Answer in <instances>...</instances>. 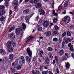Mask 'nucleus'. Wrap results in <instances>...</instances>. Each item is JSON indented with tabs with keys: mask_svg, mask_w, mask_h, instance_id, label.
Wrapping results in <instances>:
<instances>
[{
	"mask_svg": "<svg viewBox=\"0 0 74 74\" xmlns=\"http://www.w3.org/2000/svg\"><path fill=\"white\" fill-rule=\"evenodd\" d=\"M5 13V10H2L0 11V16H3L4 14Z\"/></svg>",
	"mask_w": 74,
	"mask_h": 74,
	"instance_id": "f8f14e48",
	"label": "nucleus"
},
{
	"mask_svg": "<svg viewBox=\"0 0 74 74\" xmlns=\"http://www.w3.org/2000/svg\"><path fill=\"white\" fill-rule=\"evenodd\" d=\"M71 42V39L70 38L67 39V40H65L66 44H68L69 42Z\"/></svg>",
	"mask_w": 74,
	"mask_h": 74,
	"instance_id": "4be33fe9",
	"label": "nucleus"
},
{
	"mask_svg": "<svg viewBox=\"0 0 74 74\" xmlns=\"http://www.w3.org/2000/svg\"><path fill=\"white\" fill-rule=\"evenodd\" d=\"M8 59L6 57H5L2 58V63L4 64H5L7 62Z\"/></svg>",
	"mask_w": 74,
	"mask_h": 74,
	"instance_id": "39448f33",
	"label": "nucleus"
},
{
	"mask_svg": "<svg viewBox=\"0 0 74 74\" xmlns=\"http://www.w3.org/2000/svg\"><path fill=\"white\" fill-rule=\"evenodd\" d=\"M48 73V71H43L42 72V74H47Z\"/></svg>",
	"mask_w": 74,
	"mask_h": 74,
	"instance_id": "72a5a7b5",
	"label": "nucleus"
},
{
	"mask_svg": "<svg viewBox=\"0 0 74 74\" xmlns=\"http://www.w3.org/2000/svg\"><path fill=\"white\" fill-rule=\"evenodd\" d=\"M61 59L62 61H64V60H66L67 59V57L66 56H63L62 57Z\"/></svg>",
	"mask_w": 74,
	"mask_h": 74,
	"instance_id": "412c9836",
	"label": "nucleus"
},
{
	"mask_svg": "<svg viewBox=\"0 0 74 74\" xmlns=\"http://www.w3.org/2000/svg\"><path fill=\"white\" fill-rule=\"evenodd\" d=\"M47 50L48 51L51 52L53 51V49L51 47H49L48 48Z\"/></svg>",
	"mask_w": 74,
	"mask_h": 74,
	"instance_id": "c85d7f7f",
	"label": "nucleus"
},
{
	"mask_svg": "<svg viewBox=\"0 0 74 74\" xmlns=\"http://www.w3.org/2000/svg\"><path fill=\"white\" fill-rule=\"evenodd\" d=\"M30 3L31 4H34V0H31L30 1Z\"/></svg>",
	"mask_w": 74,
	"mask_h": 74,
	"instance_id": "13d9d810",
	"label": "nucleus"
},
{
	"mask_svg": "<svg viewBox=\"0 0 74 74\" xmlns=\"http://www.w3.org/2000/svg\"><path fill=\"white\" fill-rule=\"evenodd\" d=\"M5 8V7L4 6H1L0 7V10L1 11L3 10L4 11V9Z\"/></svg>",
	"mask_w": 74,
	"mask_h": 74,
	"instance_id": "a878e982",
	"label": "nucleus"
},
{
	"mask_svg": "<svg viewBox=\"0 0 74 74\" xmlns=\"http://www.w3.org/2000/svg\"><path fill=\"white\" fill-rule=\"evenodd\" d=\"M53 34H54V35H56L58 33V32L56 31H53Z\"/></svg>",
	"mask_w": 74,
	"mask_h": 74,
	"instance_id": "3c124183",
	"label": "nucleus"
},
{
	"mask_svg": "<svg viewBox=\"0 0 74 74\" xmlns=\"http://www.w3.org/2000/svg\"><path fill=\"white\" fill-rule=\"evenodd\" d=\"M35 19L36 21H38V19H39V16H38L36 18H35Z\"/></svg>",
	"mask_w": 74,
	"mask_h": 74,
	"instance_id": "0e129e2a",
	"label": "nucleus"
},
{
	"mask_svg": "<svg viewBox=\"0 0 74 74\" xmlns=\"http://www.w3.org/2000/svg\"><path fill=\"white\" fill-rule=\"evenodd\" d=\"M49 63V60H46L45 63L46 64H48Z\"/></svg>",
	"mask_w": 74,
	"mask_h": 74,
	"instance_id": "5fc2aeb1",
	"label": "nucleus"
},
{
	"mask_svg": "<svg viewBox=\"0 0 74 74\" xmlns=\"http://www.w3.org/2000/svg\"><path fill=\"white\" fill-rule=\"evenodd\" d=\"M35 7L37 8H39L41 7V4L40 3H36L35 5Z\"/></svg>",
	"mask_w": 74,
	"mask_h": 74,
	"instance_id": "4468645a",
	"label": "nucleus"
},
{
	"mask_svg": "<svg viewBox=\"0 0 74 74\" xmlns=\"http://www.w3.org/2000/svg\"><path fill=\"white\" fill-rule=\"evenodd\" d=\"M58 54L60 56L63 55L64 54V50L63 49L61 50L58 52Z\"/></svg>",
	"mask_w": 74,
	"mask_h": 74,
	"instance_id": "ddd939ff",
	"label": "nucleus"
},
{
	"mask_svg": "<svg viewBox=\"0 0 74 74\" xmlns=\"http://www.w3.org/2000/svg\"><path fill=\"white\" fill-rule=\"evenodd\" d=\"M8 36L9 37H10V38H11V39H12V40L14 39L15 37L13 33H12L9 34L8 35Z\"/></svg>",
	"mask_w": 74,
	"mask_h": 74,
	"instance_id": "0eeeda50",
	"label": "nucleus"
},
{
	"mask_svg": "<svg viewBox=\"0 0 74 74\" xmlns=\"http://www.w3.org/2000/svg\"><path fill=\"white\" fill-rule=\"evenodd\" d=\"M39 0H34V3H37L38 2Z\"/></svg>",
	"mask_w": 74,
	"mask_h": 74,
	"instance_id": "864d4df0",
	"label": "nucleus"
},
{
	"mask_svg": "<svg viewBox=\"0 0 74 74\" xmlns=\"http://www.w3.org/2000/svg\"><path fill=\"white\" fill-rule=\"evenodd\" d=\"M67 35L68 36H69V37H70V36H71V33L69 31H68L67 32Z\"/></svg>",
	"mask_w": 74,
	"mask_h": 74,
	"instance_id": "79ce46f5",
	"label": "nucleus"
},
{
	"mask_svg": "<svg viewBox=\"0 0 74 74\" xmlns=\"http://www.w3.org/2000/svg\"><path fill=\"white\" fill-rule=\"evenodd\" d=\"M12 11H11V10H10L9 11V16H11V14H12Z\"/></svg>",
	"mask_w": 74,
	"mask_h": 74,
	"instance_id": "6e6d98bb",
	"label": "nucleus"
},
{
	"mask_svg": "<svg viewBox=\"0 0 74 74\" xmlns=\"http://www.w3.org/2000/svg\"><path fill=\"white\" fill-rule=\"evenodd\" d=\"M70 49L71 51L73 52L74 51V48L73 47V45H72L70 47Z\"/></svg>",
	"mask_w": 74,
	"mask_h": 74,
	"instance_id": "7c9ffc66",
	"label": "nucleus"
},
{
	"mask_svg": "<svg viewBox=\"0 0 74 74\" xmlns=\"http://www.w3.org/2000/svg\"><path fill=\"white\" fill-rule=\"evenodd\" d=\"M66 35H67L66 33V32H64L62 34V37H65Z\"/></svg>",
	"mask_w": 74,
	"mask_h": 74,
	"instance_id": "c9c22d12",
	"label": "nucleus"
},
{
	"mask_svg": "<svg viewBox=\"0 0 74 74\" xmlns=\"http://www.w3.org/2000/svg\"><path fill=\"white\" fill-rule=\"evenodd\" d=\"M11 42L10 41H8L7 43V47L8 48H10L11 47Z\"/></svg>",
	"mask_w": 74,
	"mask_h": 74,
	"instance_id": "aec40b11",
	"label": "nucleus"
},
{
	"mask_svg": "<svg viewBox=\"0 0 74 74\" xmlns=\"http://www.w3.org/2000/svg\"><path fill=\"white\" fill-rule=\"evenodd\" d=\"M4 4L5 5V6L6 7H8L9 6V4L8 2H5Z\"/></svg>",
	"mask_w": 74,
	"mask_h": 74,
	"instance_id": "c03bdc74",
	"label": "nucleus"
},
{
	"mask_svg": "<svg viewBox=\"0 0 74 74\" xmlns=\"http://www.w3.org/2000/svg\"><path fill=\"white\" fill-rule=\"evenodd\" d=\"M22 26L20 27L19 28H17L15 29V32L16 35H18L21 32L23 29L24 30H25L26 27V25L24 23H23L22 24Z\"/></svg>",
	"mask_w": 74,
	"mask_h": 74,
	"instance_id": "f257e3e1",
	"label": "nucleus"
},
{
	"mask_svg": "<svg viewBox=\"0 0 74 74\" xmlns=\"http://www.w3.org/2000/svg\"><path fill=\"white\" fill-rule=\"evenodd\" d=\"M49 74H53V73H52L51 71H50L49 72Z\"/></svg>",
	"mask_w": 74,
	"mask_h": 74,
	"instance_id": "338daca9",
	"label": "nucleus"
},
{
	"mask_svg": "<svg viewBox=\"0 0 74 74\" xmlns=\"http://www.w3.org/2000/svg\"><path fill=\"white\" fill-rule=\"evenodd\" d=\"M26 20V22L27 23H29V16H26L25 18Z\"/></svg>",
	"mask_w": 74,
	"mask_h": 74,
	"instance_id": "5701e85b",
	"label": "nucleus"
},
{
	"mask_svg": "<svg viewBox=\"0 0 74 74\" xmlns=\"http://www.w3.org/2000/svg\"><path fill=\"white\" fill-rule=\"evenodd\" d=\"M52 11L53 15L54 16H57V15H58V14L55 12V10H53Z\"/></svg>",
	"mask_w": 74,
	"mask_h": 74,
	"instance_id": "b1692460",
	"label": "nucleus"
},
{
	"mask_svg": "<svg viewBox=\"0 0 74 74\" xmlns=\"http://www.w3.org/2000/svg\"><path fill=\"white\" fill-rule=\"evenodd\" d=\"M58 18H54L53 20V23H56L58 21Z\"/></svg>",
	"mask_w": 74,
	"mask_h": 74,
	"instance_id": "473e14b6",
	"label": "nucleus"
},
{
	"mask_svg": "<svg viewBox=\"0 0 74 74\" xmlns=\"http://www.w3.org/2000/svg\"><path fill=\"white\" fill-rule=\"evenodd\" d=\"M21 66H18L17 67V70H21Z\"/></svg>",
	"mask_w": 74,
	"mask_h": 74,
	"instance_id": "09e8293b",
	"label": "nucleus"
},
{
	"mask_svg": "<svg viewBox=\"0 0 74 74\" xmlns=\"http://www.w3.org/2000/svg\"><path fill=\"white\" fill-rule=\"evenodd\" d=\"M13 51V48H10L9 49L8 51L9 52H12Z\"/></svg>",
	"mask_w": 74,
	"mask_h": 74,
	"instance_id": "37998d69",
	"label": "nucleus"
},
{
	"mask_svg": "<svg viewBox=\"0 0 74 74\" xmlns=\"http://www.w3.org/2000/svg\"><path fill=\"white\" fill-rule=\"evenodd\" d=\"M19 63L20 64H21L22 63H25V58L23 56H21L19 58Z\"/></svg>",
	"mask_w": 74,
	"mask_h": 74,
	"instance_id": "20e7f679",
	"label": "nucleus"
},
{
	"mask_svg": "<svg viewBox=\"0 0 74 74\" xmlns=\"http://www.w3.org/2000/svg\"><path fill=\"white\" fill-rule=\"evenodd\" d=\"M58 38H54L53 40V42H58Z\"/></svg>",
	"mask_w": 74,
	"mask_h": 74,
	"instance_id": "f704fd0d",
	"label": "nucleus"
},
{
	"mask_svg": "<svg viewBox=\"0 0 74 74\" xmlns=\"http://www.w3.org/2000/svg\"><path fill=\"white\" fill-rule=\"evenodd\" d=\"M23 13L25 14H28L29 12H30V10L28 9L25 10L23 12Z\"/></svg>",
	"mask_w": 74,
	"mask_h": 74,
	"instance_id": "dca6fc26",
	"label": "nucleus"
},
{
	"mask_svg": "<svg viewBox=\"0 0 74 74\" xmlns=\"http://www.w3.org/2000/svg\"><path fill=\"white\" fill-rule=\"evenodd\" d=\"M12 45L13 47H15L16 46V44H15V42H14V41H12Z\"/></svg>",
	"mask_w": 74,
	"mask_h": 74,
	"instance_id": "e433bc0d",
	"label": "nucleus"
},
{
	"mask_svg": "<svg viewBox=\"0 0 74 74\" xmlns=\"http://www.w3.org/2000/svg\"><path fill=\"white\" fill-rule=\"evenodd\" d=\"M0 20L1 23H3L5 21V18L4 16H2L0 18Z\"/></svg>",
	"mask_w": 74,
	"mask_h": 74,
	"instance_id": "2eb2a0df",
	"label": "nucleus"
},
{
	"mask_svg": "<svg viewBox=\"0 0 74 74\" xmlns=\"http://www.w3.org/2000/svg\"><path fill=\"white\" fill-rule=\"evenodd\" d=\"M70 65L69 63H67L66 65V69H69L70 67Z\"/></svg>",
	"mask_w": 74,
	"mask_h": 74,
	"instance_id": "c756f323",
	"label": "nucleus"
},
{
	"mask_svg": "<svg viewBox=\"0 0 74 74\" xmlns=\"http://www.w3.org/2000/svg\"><path fill=\"white\" fill-rule=\"evenodd\" d=\"M18 1L15 0L13 1L12 3V5L13 6H14V9H18Z\"/></svg>",
	"mask_w": 74,
	"mask_h": 74,
	"instance_id": "7ed1b4c3",
	"label": "nucleus"
},
{
	"mask_svg": "<svg viewBox=\"0 0 74 74\" xmlns=\"http://www.w3.org/2000/svg\"><path fill=\"white\" fill-rule=\"evenodd\" d=\"M55 58L56 59V62L57 63H58L59 62V60H58V57L56 56H55Z\"/></svg>",
	"mask_w": 74,
	"mask_h": 74,
	"instance_id": "58836bf2",
	"label": "nucleus"
},
{
	"mask_svg": "<svg viewBox=\"0 0 74 74\" xmlns=\"http://www.w3.org/2000/svg\"><path fill=\"white\" fill-rule=\"evenodd\" d=\"M64 3V2H62L60 6L58 8V9L59 10H61L62 9L63 7H62V4H63Z\"/></svg>",
	"mask_w": 74,
	"mask_h": 74,
	"instance_id": "393cba45",
	"label": "nucleus"
},
{
	"mask_svg": "<svg viewBox=\"0 0 74 74\" xmlns=\"http://www.w3.org/2000/svg\"><path fill=\"white\" fill-rule=\"evenodd\" d=\"M49 25V22L48 21L44 22L43 24V26L44 27H47Z\"/></svg>",
	"mask_w": 74,
	"mask_h": 74,
	"instance_id": "9d476101",
	"label": "nucleus"
},
{
	"mask_svg": "<svg viewBox=\"0 0 74 74\" xmlns=\"http://www.w3.org/2000/svg\"><path fill=\"white\" fill-rule=\"evenodd\" d=\"M9 57L10 60H12L14 59V55L12 54H10L9 55Z\"/></svg>",
	"mask_w": 74,
	"mask_h": 74,
	"instance_id": "f3484780",
	"label": "nucleus"
},
{
	"mask_svg": "<svg viewBox=\"0 0 74 74\" xmlns=\"http://www.w3.org/2000/svg\"><path fill=\"white\" fill-rule=\"evenodd\" d=\"M58 42L60 44L62 42V39L61 38H60L59 39Z\"/></svg>",
	"mask_w": 74,
	"mask_h": 74,
	"instance_id": "052dcab7",
	"label": "nucleus"
},
{
	"mask_svg": "<svg viewBox=\"0 0 74 74\" xmlns=\"http://www.w3.org/2000/svg\"><path fill=\"white\" fill-rule=\"evenodd\" d=\"M27 53L29 56L30 58H32V52L30 49L29 48L27 49Z\"/></svg>",
	"mask_w": 74,
	"mask_h": 74,
	"instance_id": "423d86ee",
	"label": "nucleus"
},
{
	"mask_svg": "<svg viewBox=\"0 0 74 74\" xmlns=\"http://www.w3.org/2000/svg\"><path fill=\"white\" fill-rule=\"evenodd\" d=\"M64 41H66V40H67V37H65L63 39Z\"/></svg>",
	"mask_w": 74,
	"mask_h": 74,
	"instance_id": "69168bd1",
	"label": "nucleus"
},
{
	"mask_svg": "<svg viewBox=\"0 0 74 74\" xmlns=\"http://www.w3.org/2000/svg\"><path fill=\"white\" fill-rule=\"evenodd\" d=\"M34 38L33 37V35H31L28 38H27V40H29V41H31V40H32L33 39V38Z\"/></svg>",
	"mask_w": 74,
	"mask_h": 74,
	"instance_id": "a211bd4d",
	"label": "nucleus"
},
{
	"mask_svg": "<svg viewBox=\"0 0 74 74\" xmlns=\"http://www.w3.org/2000/svg\"><path fill=\"white\" fill-rule=\"evenodd\" d=\"M65 44V42H64V41H63L62 42V48H64V47Z\"/></svg>",
	"mask_w": 74,
	"mask_h": 74,
	"instance_id": "de8ad7c7",
	"label": "nucleus"
},
{
	"mask_svg": "<svg viewBox=\"0 0 74 74\" xmlns=\"http://www.w3.org/2000/svg\"><path fill=\"white\" fill-rule=\"evenodd\" d=\"M63 21L65 23H68L70 21V17L66 16L64 18L62 19Z\"/></svg>",
	"mask_w": 74,
	"mask_h": 74,
	"instance_id": "f03ea898",
	"label": "nucleus"
},
{
	"mask_svg": "<svg viewBox=\"0 0 74 74\" xmlns=\"http://www.w3.org/2000/svg\"><path fill=\"white\" fill-rule=\"evenodd\" d=\"M56 71L57 72V74H59V69L58 68H57L56 69Z\"/></svg>",
	"mask_w": 74,
	"mask_h": 74,
	"instance_id": "a18cd8bd",
	"label": "nucleus"
},
{
	"mask_svg": "<svg viewBox=\"0 0 74 74\" xmlns=\"http://www.w3.org/2000/svg\"><path fill=\"white\" fill-rule=\"evenodd\" d=\"M69 14H71V15H73V16H74V11L72 12H69Z\"/></svg>",
	"mask_w": 74,
	"mask_h": 74,
	"instance_id": "603ef678",
	"label": "nucleus"
},
{
	"mask_svg": "<svg viewBox=\"0 0 74 74\" xmlns=\"http://www.w3.org/2000/svg\"><path fill=\"white\" fill-rule=\"evenodd\" d=\"M48 55L49 58H50L51 59H52V58H53V56H52V55L51 53H49Z\"/></svg>",
	"mask_w": 74,
	"mask_h": 74,
	"instance_id": "a19ab883",
	"label": "nucleus"
},
{
	"mask_svg": "<svg viewBox=\"0 0 74 74\" xmlns=\"http://www.w3.org/2000/svg\"><path fill=\"white\" fill-rule=\"evenodd\" d=\"M10 69L12 71V73H14L15 72V70L12 68V67H10Z\"/></svg>",
	"mask_w": 74,
	"mask_h": 74,
	"instance_id": "49530a36",
	"label": "nucleus"
},
{
	"mask_svg": "<svg viewBox=\"0 0 74 74\" xmlns=\"http://www.w3.org/2000/svg\"><path fill=\"white\" fill-rule=\"evenodd\" d=\"M42 19H40V20L38 21V23L39 24H40L41 23V22H42Z\"/></svg>",
	"mask_w": 74,
	"mask_h": 74,
	"instance_id": "8fccbe9b",
	"label": "nucleus"
},
{
	"mask_svg": "<svg viewBox=\"0 0 74 74\" xmlns=\"http://www.w3.org/2000/svg\"><path fill=\"white\" fill-rule=\"evenodd\" d=\"M42 30V27H40L38 28V30L40 31V32H41Z\"/></svg>",
	"mask_w": 74,
	"mask_h": 74,
	"instance_id": "4d7b16f0",
	"label": "nucleus"
},
{
	"mask_svg": "<svg viewBox=\"0 0 74 74\" xmlns=\"http://www.w3.org/2000/svg\"><path fill=\"white\" fill-rule=\"evenodd\" d=\"M18 60H16L15 62L12 64V66H14H14H15L16 65V64H17L18 63Z\"/></svg>",
	"mask_w": 74,
	"mask_h": 74,
	"instance_id": "2f4dec72",
	"label": "nucleus"
},
{
	"mask_svg": "<svg viewBox=\"0 0 74 74\" xmlns=\"http://www.w3.org/2000/svg\"><path fill=\"white\" fill-rule=\"evenodd\" d=\"M52 33L51 31L47 32H45V34L47 37H49V36H51Z\"/></svg>",
	"mask_w": 74,
	"mask_h": 74,
	"instance_id": "9b49d317",
	"label": "nucleus"
},
{
	"mask_svg": "<svg viewBox=\"0 0 74 74\" xmlns=\"http://www.w3.org/2000/svg\"><path fill=\"white\" fill-rule=\"evenodd\" d=\"M43 54H44V52L42 51H40L39 53V55L40 57H42V56L43 55Z\"/></svg>",
	"mask_w": 74,
	"mask_h": 74,
	"instance_id": "bb28decb",
	"label": "nucleus"
},
{
	"mask_svg": "<svg viewBox=\"0 0 74 74\" xmlns=\"http://www.w3.org/2000/svg\"><path fill=\"white\" fill-rule=\"evenodd\" d=\"M54 28L56 30H59V28L57 25L55 26H54Z\"/></svg>",
	"mask_w": 74,
	"mask_h": 74,
	"instance_id": "4c0bfd02",
	"label": "nucleus"
},
{
	"mask_svg": "<svg viewBox=\"0 0 74 74\" xmlns=\"http://www.w3.org/2000/svg\"><path fill=\"white\" fill-rule=\"evenodd\" d=\"M72 56L73 58H74V53H73L72 54Z\"/></svg>",
	"mask_w": 74,
	"mask_h": 74,
	"instance_id": "774afa93",
	"label": "nucleus"
},
{
	"mask_svg": "<svg viewBox=\"0 0 74 74\" xmlns=\"http://www.w3.org/2000/svg\"><path fill=\"white\" fill-rule=\"evenodd\" d=\"M73 27H74V25H72L69 27V28H70V29H73Z\"/></svg>",
	"mask_w": 74,
	"mask_h": 74,
	"instance_id": "bf43d9fd",
	"label": "nucleus"
},
{
	"mask_svg": "<svg viewBox=\"0 0 74 74\" xmlns=\"http://www.w3.org/2000/svg\"><path fill=\"white\" fill-rule=\"evenodd\" d=\"M26 59L27 63H30V62L31 61V59L28 56H27L26 57Z\"/></svg>",
	"mask_w": 74,
	"mask_h": 74,
	"instance_id": "6ab92c4d",
	"label": "nucleus"
},
{
	"mask_svg": "<svg viewBox=\"0 0 74 74\" xmlns=\"http://www.w3.org/2000/svg\"><path fill=\"white\" fill-rule=\"evenodd\" d=\"M71 43H70L68 44V47H70V46H71Z\"/></svg>",
	"mask_w": 74,
	"mask_h": 74,
	"instance_id": "e2e57ef3",
	"label": "nucleus"
},
{
	"mask_svg": "<svg viewBox=\"0 0 74 74\" xmlns=\"http://www.w3.org/2000/svg\"><path fill=\"white\" fill-rule=\"evenodd\" d=\"M68 5V2H66L64 6V7H67Z\"/></svg>",
	"mask_w": 74,
	"mask_h": 74,
	"instance_id": "ea45409f",
	"label": "nucleus"
},
{
	"mask_svg": "<svg viewBox=\"0 0 74 74\" xmlns=\"http://www.w3.org/2000/svg\"><path fill=\"white\" fill-rule=\"evenodd\" d=\"M39 11L40 12V15H44L45 14V12L42 9H39Z\"/></svg>",
	"mask_w": 74,
	"mask_h": 74,
	"instance_id": "1a4fd4ad",
	"label": "nucleus"
},
{
	"mask_svg": "<svg viewBox=\"0 0 74 74\" xmlns=\"http://www.w3.org/2000/svg\"><path fill=\"white\" fill-rule=\"evenodd\" d=\"M0 53L2 55H5L6 53L5 50L3 49H1L0 50Z\"/></svg>",
	"mask_w": 74,
	"mask_h": 74,
	"instance_id": "6e6552de",
	"label": "nucleus"
},
{
	"mask_svg": "<svg viewBox=\"0 0 74 74\" xmlns=\"http://www.w3.org/2000/svg\"><path fill=\"white\" fill-rule=\"evenodd\" d=\"M43 67H44V66H40V69L41 70H43Z\"/></svg>",
	"mask_w": 74,
	"mask_h": 74,
	"instance_id": "680f3d73",
	"label": "nucleus"
},
{
	"mask_svg": "<svg viewBox=\"0 0 74 74\" xmlns=\"http://www.w3.org/2000/svg\"><path fill=\"white\" fill-rule=\"evenodd\" d=\"M14 29H15V27H11L10 29L9 30V32H11V31H12L13 30H14Z\"/></svg>",
	"mask_w": 74,
	"mask_h": 74,
	"instance_id": "cd10ccee",
	"label": "nucleus"
}]
</instances>
